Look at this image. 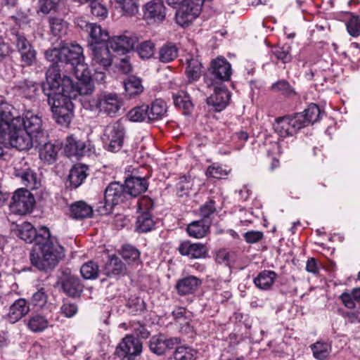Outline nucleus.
<instances>
[{
    "label": "nucleus",
    "mask_w": 360,
    "mask_h": 360,
    "mask_svg": "<svg viewBox=\"0 0 360 360\" xmlns=\"http://www.w3.org/2000/svg\"><path fill=\"white\" fill-rule=\"evenodd\" d=\"M46 84L51 92L48 93V103L56 122L68 127L73 117L74 104L72 99L78 96L91 94L94 84L82 82L74 83L68 76L61 77L56 67L51 68L46 73Z\"/></svg>",
    "instance_id": "obj_1"
},
{
    "label": "nucleus",
    "mask_w": 360,
    "mask_h": 360,
    "mask_svg": "<svg viewBox=\"0 0 360 360\" xmlns=\"http://www.w3.org/2000/svg\"><path fill=\"white\" fill-rule=\"evenodd\" d=\"M10 111H0V143L9 145L19 150H27L34 139L20 127L19 120L13 121Z\"/></svg>",
    "instance_id": "obj_2"
},
{
    "label": "nucleus",
    "mask_w": 360,
    "mask_h": 360,
    "mask_svg": "<svg viewBox=\"0 0 360 360\" xmlns=\"http://www.w3.org/2000/svg\"><path fill=\"white\" fill-rule=\"evenodd\" d=\"M63 63L70 65L69 70L73 72L77 82L94 84L88 70L84 63L83 49L77 44L71 43L62 46Z\"/></svg>",
    "instance_id": "obj_3"
},
{
    "label": "nucleus",
    "mask_w": 360,
    "mask_h": 360,
    "mask_svg": "<svg viewBox=\"0 0 360 360\" xmlns=\"http://www.w3.org/2000/svg\"><path fill=\"white\" fill-rule=\"evenodd\" d=\"M42 257L32 251L30 255L31 264L39 270L53 268L64 257V249L58 243L48 241L41 247Z\"/></svg>",
    "instance_id": "obj_4"
},
{
    "label": "nucleus",
    "mask_w": 360,
    "mask_h": 360,
    "mask_svg": "<svg viewBox=\"0 0 360 360\" xmlns=\"http://www.w3.org/2000/svg\"><path fill=\"white\" fill-rule=\"evenodd\" d=\"M205 0H167V4L179 8L176 13V21L181 27L191 24L200 14Z\"/></svg>",
    "instance_id": "obj_5"
},
{
    "label": "nucleus",
    "mask_w": 360,
    "mask_h": 360,
    "mask_svg": "<svg viewBox=\"0 0 360 360\" xmlns=\"http://www.w3.org/2000/svg\"><path fill=\"white\" fill-rule=\"evenodd\" d=\"M129 199L125 186L119 182L110 183L105 190L104 201L100 202L98 206V212L101 215L110 214L113 207Z\"/></svg>",
    "instance_id": "obj_6"
},
{
    "label": "nucleus",
    "mask_w": 360,
    "mask_h": 360,
    "mask_svg": "<svg viewBox=\"0 0 360 360\" xmlns=\"http://www.w3.org/2000/svg\"><path fill=\"white\" fill-rule=\"evenodd\" d=\"M125 128L119 121L108 124L104 129L102 140L104 148L109 152H119L124 144Z\"/></svg>",
    "instance_id": "obj_7"
},
{
    "label": "nucleus",
    "mask_w": 360,
    "mask_h": 360,
    "mask_svg": "<svg viewBox=\"0 0 360 360\" xmlns=\"http://www.w3.org/2000/svg\"><path fill=\"white\" fill-rule=\"evenodd\" d=\"M35 205V199L31 192L25 188L16 190L9 205L11 211L19 215H24L32 211Z\"/></svg>",
    "instance_id": "obj_8"
},
{
    "label": "nucleus",
    "mask_w": 360,
    "mask_h": 360,
    "mask_svg": "<svg viewBox=\"0 0 360 360\" xmlns=\"http://www.w3.org/2000/svg\"><path fill=\"white\" fill-rule=\"evenodd\" d=\"M302 117L294 115H286L276 119L274 124L275 132L282 138L293 136L299 130L302 129Z\"/></svg>",
    "instance_id": "obj_9"
},
{
    "label": "nucleus",
    "mask_w": 360,
    "mask_h": 360,
    "mask_svg": "<svg viewBox=\"0 0 360 360\" xmlns=\"http://www.w3.org/2000/svg\"><path fill=\"white\" fill-rule=\"evenodd\" d=\"M141 341L133 335H127L116 348L117 356L122 360H134L142 352Z\"/></svg>",
    "instance_id": "obj_10"
},
{
    "label": "nucleus",
    "mask_w": 360,
    "mask_h": 360,
    "mask_svg": "<svg viewBox=\"0 0 360 360\" xmlns=\"http://www.w3.org/2000/svg\"><path fill=\"white\" fill-rule=\"evenodd\" d=\"M13 35V43L20 54L21 61L26 66L32 65L37 59V52L31 43L27 39L23 33L16 32H12Z\"/></svg>",
    "instance_id": "obj_11"
},
{
    "label": "nucleus",
    "mask_w": 360,
    "mask_h": 360,
    "mask_svg": "<svg viewBox=\"0 0 360 360\" xmlns=\"http://www.w3.org/2000/svg\"><path fill=\"white\" fill-rule=\"evenodd\" d=\"M89 48L91 51L92 64L98 65L96 71L101 75V79L103 80L104 77L103 71L106 70L112 61L110 48L108 47V43Z\"/></svg>",
    "instance_id": "obj_12"
},
{
    "label": "nucleus",
    "mask_w": 360,
    "mask_h": 360,
    "mask_svg": "<svg viewBox=\"0 0 360 360\" xmlns=\"http://www.w3.org/2000/svg\"><path fill=\"white\" fill-rule=\"evenodd\" d=\"M12 120L13 121L19 120L20 123H21L20 127L25 129L27 134L34 139H37L43 134L41 117L33 111H25L22 117L15 116L13 114Z\"/></svg>",
    "instance_id": "obj_13"
},
{
    "label": "nucleus",
    "mask_w": 360,
    "mask_h": 360,
    "mask_svg": "<svg viewBox=\"0 0 360 360\" xmlns=\"http://www.w3.org/2000/svg\"><path fill=\"white\" fill-rule=\"evenodd\" d=\"M138 42L136 34L125 32L122 34L109 37L108 44L112 51L124 54L133 50Z\"/></svg>",
    "instance_id": "obj_14"
},
{
    "label": "nucleus",
    "mask_w": 360,
    "mask_h": 360,
    "mask_svg": "<svg viewBox=\"0 0 360 360\" xmlns=\"http://www.w3.org/2000/svg\"><path fill=\"white\" fill-rule=\"evenodd\" d=\"M208 71L216 83L229 81L232 75L231 65L224 57L212 60Z\"/></svg>",
    "instance_id": "obj_15"
},
{
    "label": "nucleus",
    "mask_w": 360,
    "mask_h": 360,
    "mask_svg": "<svg viewBox=\"0 0 360 360\" xmlns=\"http://www.w3.org/2000/svg\"><path fill=\"white\" fill-rule=\"evenodd\" d=\"M58 283L63 292L70 297H79L83 291L84 286L80 279L72 274L68 269L63 271Z\"/></svg>",
    "instance_id": "obj_16"
},
{
    "label": "nucleus",
    "mask_w": 360,
    "mask_h": 360,
    "mask_svg": "<svg viewBox=\"0 0 360 360\" xmlns=\"http://www.w3.org/2000/svg\"><path fill=\"white\" fill-rule=\"evenodd\" d=\"M122 105V101L115 94H105L98 97L96 101L95 106L101 112L112 117L120 110Z\"/></svg>",
    "instance_id": "obj_17"
},
{
    "label": "nucleus",
    "mask_w": 360,
    "mask_h": 360,
    "mask_svg": "<svg viewBox=\"0 0 360 360\" xmlns=\"http://www.w3.org/2000/svg\"><path fill=\"white\" fill-rule=\"evenodd\" d=\"M143 17L150 22H160L166 16V8L162 0H151L143 7Z\"/></svg>",
    "instance_id": "obj_18"
},
{
    "label": "nucleus",
    "mask_w": 360,
    "mask_h": 360,
    "mask_svg": "<svg viewBox=\"0 0 360 360\" xmlns=\"http://www.w3.org/2000/svg\"><path fill=\"white\" fill-rule=\"evenodd\" d=\"M202 281L199 277L189 275L178 279L174 288L179 296L194 294L202 285Z\"/></svg>",
    "instance_id": "obj_19"
},
{
    "label": "nucleus",
    "mask_w": 360,
    "mask_h": 360,
    "mask_svg": "<svg viewBox=\"0 0 360 360\" xmlns=\"http://www.w3.org/2000/svg\"><path fill=\"white\" fill-rule=\"evenodd\" d=\"M178 251L182 256H186L191 259L205 258L208 254L207 248L201 243H191L190 240H184L180 243Z\"/></svg>",
    "instance_id": "obj_20"
},
{
    "label": "nucleus",
    "mask_w": 360,
    "mask_h": 360,
    "mask_svg": "<svg viewBox=\"0 0 360 360\" xmlns=\"http://www.w3.org/2000/svg\"><path fill=\"white\" fill-rule=\"evenodd\" d=\"M231 93L225 86L215 87L214 93L207 98V104L216 112L222 111L229 104Z\"/></svg>",
    "instance_id": "obj_21"
},
{
    "label": "nucleus",
    "mask_w": 360,
    "mask_h": 360,
    "mask_svg": "<svg viewBox=\"0 0 360 360\" xmlns=\"http://www.w3.org/2000/svg\"><path fill=\"white\" fill-rule=\"evenodd\" d=\"M89 151L85 142L81 141L75 135L67 137L64 147V152L69 158H79Z\"/></svg>",
    "instance_id": "obj_22"
},
{
    "label": "nucleus",
    "mask_w": 360,
    "mask_h": 360,
    "mask_svg": "<svg viewBox=\"0 0 360 360\" xmlns=\"http://www.w3.org/2000/svg\"><path fill=\"white\" fill-rule=\"evenodd\" d=\"M30 306L24 298L16 300L10 307L6 319L11 323H15L30 311Z\"/></svg>",
    "instance_id": "obj_23"
},
{
    "label": "nucleus",
    "mask_w": 360,
    "mask_h": 360,
    "mask_svg": "<svg viewBox=\"0 0 360 360\" xmlns=\"http://www.w3.org/2000/svg\"><path fill=\"white\" fill-rule=\"evenodd\" d=\"M124 186L127 193H129V198H135L146 192L148 182L145 177L130 176L126 179Z\"/></svg>",
    "instance_id": "obj_24"
},
{
    "label": "nucleus",
    "mask_w": 360,
    "mask_h": 360,
    "mask_svg": "<svg viewBox=\"0 0 360 360\" xmlns=\"http://www.w3.org/2000/svg\"><path fill=\"white\" fill-rule=\"evenodd\" d=\"M15 176L18 177L22 184H23L27 190L37 189L40 185V181L37 178L36 172L30 168L15 169L14 172Z\"/></svg>",
    "instance_id": "obj_25"
},
{
    "label": "nucleus",
    "mask_w": 360,
    "mask_h": 360,
    "mask_svg": "<svg viewBox=\"0 0 360 360\" xmlns=\"http://www.w3.org/2000/svg\"><path fill=\"white\" fill-rule=\"evenodd\" d=\"M104 273L108 277L123 276L126 274V266L120 259L115 255H109L104 266Z\"/></svg>",
    "instance_id": "obj_26"
},
{
    "label": "nucleus",
    "mask_w": 360,
    "mask_h": 360,
    "mask_svg": "<svg viewBox=\"0 0 360 360\" xmlns=\"http://www.w3.org/2000/svg\"><path fill=\"white\" fill-rule=\"evenodd\" d=\"M87 33L89 47L107 44L108 41L109 34L107 30L102 29L96 23L92 24Z\"/></svg>",
    "instance_id": "obj_27"
},
{
    "label": "nucleus",
    "mask_w": 360,
    "mask_h": 360,
    "mask_svg": "<svg viewBox=\"0 0 360 360\" xmlns=\"http://www.w3.org/2000/svg\"><path fill=\"white\" fill-rule=\"evenodd\" d=\"M210 227V222L207 219H201L191 222L186 228V232L190 237L202 238L208 233Z\"/></svg>",
    "instance_id": "obj_28"
},
{
    "label": "nucleus",
    "mask_w": 360,
    "mask_h": 360,
    "mask_svg": "<svg viewBox=\"0 0 360 360\" xmlns=\"http://www.w3.org/2000/svg\"><path fill=\"white\" fill-rule=\"evenodd\" d=\"M25 325L33 333H41L49 328V321L46 316L34 313L25 321Z\"/></svg>",
    "instance_id": "obj_29"
},
{
    "label": "nucleus",
    "mask_w": 360,
    "mask_h": 360,
    "mask_svg": "<svg viewBox=\"0 0 360 360\" xmlns=\"http://www.w3.org/2000/svg\"><path fill=\"white\" fill-rule=\"evenodd\" d=\"M93 214V208L84 201H77L69 207V215L75 219H82L91 217Z\"/></svg>",
    "instance_id": "obj_30"
},
{
    "label": "nucleus",
    "mask_w": 360,
    "mask_h": 360,
    "mask_svg": "<svg viewBox=\"0 0 360 360\" xmlns=\"http://www.w3.org/2000/svg\"><path fill=\"white\" fill-rule=\"evenodd\" d=\"M88 167L84 165H75L72 167L68 180L72 188H77L84 182L88 176Z\"/></svg>",
    "instance_id": "obj_31"
},
{
    "label": "nucleus",
    "mask_w": 360,
    "mask_h": 360,
    "mask_svg": "<svg viewBox=\"0 0 360 360\" xmlns=\"http://www.w3.org/2000/svg\"><path fill=\"white\" fill-rule=\"evenodd\" d=\"M276 278L277 274L274 271L264 270L254 278V283L258 288L268 290L271 289Z\"/></svg>",
    "instance_id": "obj_32"
},
{
    "label": "nucleus",
    "mask_w": 360,
    "mask_h": 360,
    "mask_svg": "<svg viewBox=\"0 0 360 360\" xmlns=\"http://www.w3.org/2000/svg\"><path fill=\"white\" fill-rule=\"evenodd\" d=\"M114 9L120 15H134L138 12L137 0H115Z\"/></svg>",
    "instance_id": "obj_33"
},
{
    "label": "nucleus",
    "mask_w": 360,
    "mask_h": 360,
    "mask_svg": "<svg viewBox=\"0 0 360 360\" xmlns=\"http://www.w3.org/2000/svg\"><path fill=\"white\" fill-rule=\"evenodd\" d=\"M321 112L319 106L314 103L310 104L302 113H297V116L302 117V126L305 127L310 124H314L319 120Z\"/></svg>",
    "instance_id": "obj_34"
},
{
    "label": "nucleus",
    "mask_w": 360,
    "mask_h": 360,
    "mask_svg": "<svg viewBox=\"0 0 360 360\" xmlns=\"http://www.w3.org/2000/svg\"><path fill=\"white\" fill-rule=\"evenodd\" d=\"M167 112L166 103L162 99H155L149 105V121H155L164 118Z\"/></svg>",
    "instance_id": "obj_35"
},
{
    "label": "nucleus",
    "mask_w": 360,
    "mask_h": 360,
    "mask_svg": "<svg viewBox=\"0 0 360 360\" xmlns=\"http://www.w3.org/2000/svg\"><path fill=\"white\" fill-rule=\"evenodd\" d=\"M186 74L189 82L197 81L201 76L202 64L197 58L189 56L186 58Z\"/></svg>",
    "instance_id": "obj_36"
},
{
    "label": "nucleus",
    "mask_w": 360,
    "mask_h": 360,
    "mask_svg": "<svg viewBox=\"0 0 360 360\" xmlns=\"http://www.w3.org/2000/svg\"><path fill=\"white\" fill-rule=\"evenodd\" d=\"M179 49L172 42H167L162 45L158 52V58L162 63H170L178 56Z\"/></svg>",
    "instance_id": "obj_37"
},
{
    "label": "nucleus",
    "mask_w": 360,
    "mask_h": 360,
    "mask_svg": "<svg viewBox=\"0 0 360 360\" xmlns=\"http://www.w3.org/2000/svg\"><path fill=\"white\" fill-rule=\"evenodd\" d=\"M155 226V221L149 212H142L137 217L135 229L139 233H147Z\"/></svg>",
    "instance_id": "obj_38"
},
{
    "label": "nucleus",
    "mask_w": 360,
    "mask_h": 360,
    "mask_svg": "<svg viewBox=\"0 0 360 360\" xmlns=\"http://www.w3.org/2000/svg\"><path fill=\"white\" fill-rule=\"evenodd\" d=\"M271 91L279 93L286 98H292L297 95L295 88L286 79H279L270 87Z\"/></svg>",
    "instance_id": "obj_39"
},
{
    "label": "nucleus",
    "mask_w": 360,
    "mask_h": 360,
    "mask_svg": "<svg viewBox=\"0 0 360 360\" xmlns=\"http://www.w3.org/2000/svg\"><path fill=\"white\" fill-rule=\"evenodd\" d=\"M148 110L149 105H138L128 112L127 117L132 122H150Z\"/></svg>",
    "instance_id": "obj_40"
},
{
    "label": "nucleus",
    "mask_w": 360,
    "mask_h": 360,
    "mask_svg": "<svg viewBox=\"0 0 360 360\" xmlns=\"http://www.w3.org/2000/svg\"><path fill=\"white\" fill-rule=\"evenodd\" d=\"M141 79L135 76L129 77L124 82V86L126 93L129 96H134L141 94L143 91V86L141 84Z\"/></svg>",
    "instance_id": "obj_41"
},
{
    "label": "nucleus",
    "mask_w": 360,
    "mask_h": 360,
    "mask_svg": "<svg viewBox=\"0 0 360 360\" xmlns=\"http://www.w3.org/2000/svg\"><path fill=\"white\" fill-rule=\"evenodd\" d=\"M51 32L53 35L61 38L67 34L68 23L57 17H52L49 20Z\"/></svg>",
    "instance_id": "obj_42"
},
{
    "label": "nucleus",
    "mask_w": 360,
    "mask_h": 360,
    "mask_svg": "<svg viewBox=\"0 0 360 360\" xmlns=\"http://www.w3.org/2000/svg\"><path fill=\"white\" fill-rule=\"evenodd\" d=\"M313 356L318 360L326 359L331 352V345L328 342L318 341L311 345Z\"/></svg>",
    "instance_id": "obj_43"
},
{
    "label": "nucleus",
    "mask_w": 360,
    "mask_h": 360,
    "mask_svg": "<svg viewBox=\"0 0 360 360\" xmlns=\"http://www.w3.org/2000/svg\"><path fill=\"white\" fill-rule=\"evenodd\" d=\"M58 154L57 147L51 143H45L39 150V158L48 164H52L56 160Z\"/></svg>",
    "instance_id": "obj_44"
},
{
    "label": "nucleus",
    "mask_w": 360,
    "mask_h": 360,
    "mask_svg": "<svg viewBox=\"0 0 360 360\" xmlns=\"http://www.w3.org/2000/svg\"><path fill=\"white\" fill-rule=\"evenodd\" d=\"M120 255L123 259L129 264H138L140 262V252L131 245H123Z\"/></svg>",
    "instance_id": "obj_45"
},
{
    "label": "nucleus",
    "mask_w": 360,
    "mask_h": 360,
    "mask_svg": "<svg viewBox=\"0 0 360 360\" xmlns=\"http://www.w3.org/2000/svg\"><path fill=\"white\" fill-rule=\"evenodd\" d=\"M198 351L189 346L177 347L174 352L175 360H195Z\"/></svg>",
    "instance_id": "obj_46"
},
{
    "label": "nucleus",
    "mask_w": 360,
    "mask_h": 360,
    "mask_svg": "<svg viewBox=\"0 0 360 360\" xmlns=\"http://www.w3.org/2000/svg\"><path fill=\"white\" fill-rule=\"evenodd\" d=\"M37 236L36 229L29 222H25L19 229V237L26 243H31Z\"/></svg>",
    "instance_id": "obj_47"
},
{
    "label": "nucleus",
    "mask_w": 360,
    "mask_h": 360,
    "mask_svg": "<svg viewBox=\"0 0 360 360\" xmlns=\"http://www.w3.org/2000/svg\"><path fill=\"white\" fill-rule=\"evenodd\" d=\"M230 171L218 163H213L207 168L205 175L208 178L224 179L229 174Z\"/></svg>",
    "instance_id": "obj_48"
},
{
    "label": "nucleus",
    "mask_w": 360,
    "mask_h": 360,
    "mask_svg": "<svg viewBox=\"0 0 360 360\" xmlns=\"http://www.w3.org/2000/svg\"><path fill=\"white\" fill-rule=\"evenodd\" d=\"M150 351L158 355H162L166 352L165 335L160 334L153 336L149 341Z\"/></svg>",
    "instance_id": "obj_49"
},
{
    "label": "nucleus",
    "mask_w": 360,
    "mask_h": 360,
    "mask_svg": "<svg viewBox=\"0 0 360 360\" xmlns=\"http://www.w3.org/2000/svg\"><path fill=\"white\" fill-rule=\"evenodd\" d=\"M80 273L84 279H95L99 274L98 266L92 261L88 262L81 266Z\"/></svg>",
    "instance_id": "obj_50"
},
{
    "label": "nucleus",
    "mask_w": 360,
    "mask_h": 360,
    "mask_svg": "<svg viewBox=\"0 0 360 360\" xmlns=\"http://www.w3.org/2000/svg\"><path fill=\"white\" fill-rule=\"evenodd\" d=\"M347 13L349 15V18L346 23L347 30L350 36L357 37L360 35L359 16L350 12Z\"/></svg>",
    "instance_id": "obj_51"
},
{
    "label": "nucleus",
    "mask_w": 360,
    "mask_h": 360,
    "mask_svg": "<svg viewBox=\"0 0 360 360\" xmlns=\"http://www.w3.org/2000/svg\"><path fill=\"white\" fill-rule=\"evenodd\" d=\"M136 46V51L142 59H149L153 56L155 44L151 41H144Z\"/></svg>",
    "instance_id": "obj_52"
},
{
    "label": "nucleus",
    "mask_w": 360,
    "mask_h": 360,
    "mask_svg": "<svg viewBox=\"0 0 360 360\" xmlns=\"http://www.w3.org/2000/svg\"><path fill=\"white\" fill-rule=\"evenodd\" d=\"M46 58L53 63V65L47 70V71L53 67H56L60 72V70L57 64L58 63H63V57L62 55V46L60 48L49 49L45 51ZM60 75V73H59Z\"/></svg>",
    "instance_id": "obj_53"
},
{
    "label": "nucleus",
    "mask_w": 360,
    "mask_h": 360,
    "mask_svg": "<svg viewBox=\"0 0 360 360\" xmlns=\"http://www.w3.org/2000/svg\"><path fill=\"white\" fill-rule=\"evenodd\" d=\"M175 106L184 110H189L192 107L189 97L184 91L173 94L172 96Z\"/></svg>",
    "instance_id": "obj_54"
},
{
    "label": "nucleus",
    "mask_w": 360,
    "mask_h": 360,
    "mask_svg": "<svg viewBox=\"0 0 360 360\" xmlns=\"http://www.w3.org/2000/svg\"><path fill=\"white\" fill-rule=\"evenodd\" d=\"M272 53L278 60L283 63H289L292 60L290 46L276 47Z\"/></svg>",
    "instance_id": "obj_55"
},
{
    "label": "nucleus",
    "mask_w": 360,
    "mask_h": 360,
    "mask_svg": "<svg viewBox=\"0 0 360 360\" xmlns=\"http://www.w3.org/2000/svg\"><path fill=\"white\" fill-rule=\"evenodd\" d=\"M130 329L134 335L146 339L149 337L150 333L146 326L139 321H132L130 322Z\"/></svg>",
    "instance_id": "obj_56"
},
{
    "label": "nucleus",
    "mask_w": 360,
    "mask_h": 360,
    "mask_svg": "<svg viewBox=\"0 0 360 360\" xmlns=\"http://www.w3.org/2000/svg\"><path fill=\"white\" fill-rule=\"evenodd\" d=\"M48 296L43 288L33 294L31 302L32 304L39 308L43 307L47 302Z\"/></svg>",
    "instance_id": "obj_57"
},
{
    "label": "nucleus",
    "mask_w": 360,
    "mask_h": 360,
    "mask_svg": "<svg viewBox=\"0 0 360 360\" xmlns=\"http://www.w3.org/2000/svg\"><path fill=\"white\" fill-rule=\"evenodd\" d=\"M215 211V202L212 199L205 202L202 206H200L199 210L200 215L202 217V219H207V218H209L211 214L214 213Z\"/></svg>",
    "instance_id": "obj_58"
},
{
    "label": "nucleus",
    "mask_w": 360,
    "mask_h": 360,
    "mask_svg": "<svg viewBox=\"0 0 360 360\" xmlns=\"http://www.w3.org/2000/svg\"><path fill=\"white\" fill-rule=\"evenodd\" d=\"M37 236L35 238V242L38 245H43L48 241H53L51 236L49 229L46 226H41L37 231Z\"/></svg>",
    "instance_id": "obj_59"
},
{
    "label": "nucleus",
    "mask_w": 360,
    "mask_h": 360,
    "mask_svg": "<svg viewBox=\"0 0 360 360\" xmlns=\"http://www.w3.org/2000/svg\"><path fill=\"white\" fill-rule=\"evenodd\" d=\"M91 12L94 16L101 19L105 18L108 15V10L105 6L96 1L91 4Z\"/></svg>",
    "instance_id": "obj_60"
},
{
    "label": "nucleus",
    "mask_w": 360,
    "mask_h": 360,
    "mask_svg": "<svg viewBox=\"0 0 360 360\" xmlns=\"http://www.w3.org/2000/svg\"><path fill=\"white\" fill-rule=\"evenodd\" d=\"M243 237L248 243L253 244L260 241L263 238L264 234L259 231H249L244 233Z\"/></svg>",
    "instance_id": "obj_61"
},
{
    "label": "nucleus",
    "mask_w": 360,
    "mask_h": 360,
    "mask_svg": "<svg viewBox=\"0 0 360 360\" xmlns=\"http://www.w3.org/2000/svg\"><path fill=\"white\" fill-rule=\"evenodd\" d=\"M77 306L70 302H64L60 307V311L64 316L71 318L77 312Z\"/></svg>",
    "instance_id": "obj_62"
},
{
    "label": "nucleus",
    "mask_w": 360,
    "mask_h": 360,
    "mask_svg": "<svg viewBox=\"0 0 360 360\" xmlns=\"http://www.w3.org/2000/svg\"><path fill=\"white\" fill-rule=\"evenodd\" d=\"M20 89L26 97H31L37 90V84L33 82L25 80L21 84Z\"/></svg>",
    "instance_id": "obj_63"
},
{
    "label": "nucleus",
    "mask_w": 360,
    "mask_h": 360,
    "mask_svg": "<svg viewBox=\"0 0 360 360\" xmlns=\"http://www.w3.org/2000/svg\"><path fill=\"white\" fill-rule=\"evenodd\" d=\"M139 210L142 212H149L153 209V200L147 197H143L141 198L138 203Z\"/></svg>",
    "instance_id": "obj_64"
}]
</instances>
